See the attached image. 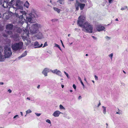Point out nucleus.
<instances>
[{
	"mask_svg": "<svg viewBox=\"0 0 128 128\" xmlns=\"http://www.w3.org/2000/svg\"><path fill=\"white\" fill-rule=\"evenodd\" d=\"M23 5L22 2L20 0H17L16 4L12 6V10H13L15 11L18 10V12L17 13H16V15L19 18L18 23L21 25L23 24L25 21L24 18L26 16L27 21L30 22L32 23L33 22L32 19L38 16L37 12L35 10H32L29 14V16H26V12L25 11L23 10Z\"/></svg>",
	"mask_w": 128,
	"mask_h": 128,
	"instance_id": "f257e3e1",
	"label": "nucleus"
},
{
	"mask_svg": "<svg viewBox=\"0 0 128 128\" xmlns=\"http://www.w3.org/2000/svg\"><path fill=\"white\" fill-rule=\"evenodd\" d=\"M85 20V16H80L77 21L78 24L83 28L82 30L84 32L89 33H92L93 32V26L87 21L85 22L84 24Z\"/></svg>",
	"mask_w": 128,
	"mask_h": 128,
	"instance_id": "f03ea898",
	"label": "nucleus"
},
{
	"mask_svg": "<svg viewBox=\"0 0 128 128\" xmlns=\"http://www.w3.org/2000/svg\"><path fill=\"white\" fill-rule=\"evenodd\" d=\"M42 27V26L40 24L37 23L31 24L30 28V33L34 34L38 32L39 31V28Z\"/></svg>",
	"mask_w": 128,
	"mask_h": 128,
	"instance_id": "7ed1b4c3",
	"label": "nucleus"
},
{
	"mask_svg": "<svg viewBox=\"0 0 128 128\" xmlns=\"http://www.w3.org/2000/svg\"><path fill=\"white\" fill-rule=\"evenodd\" d=\"M29 30H27L26 29L24 30L22 37V39L24 40H26L27 41L28 44H30L31 42L30 39L29 38Z\"/></svg>",
	"mask_w": 128,
	"mask_h": 128,
	"instance_id": "20e7f679",
	"label": "nucleus"
},
{
	"mask_svg": "<svg viewBox=\"0 0 128 128\" xmlns=\"http://www.w3.org/2000/svg\"><path fill=\"white\" fill-rule=\"evenodd\" d=\"M4 56L5 58H9L12 55V52L10 47L6 46L4 48Z\"/></svg>",
	"mask_w": 128,
	"mask_h": 128,
	"instance_id": "39448f33",
	"label": "nucleus"
},
{
	"mask_svg": "<svg viewBox=\"0 0 128 128\" xmlns=\"http://www.w3.org/2000/svg\"><path fill=\"white\" fill-rule=\"evenodd\" d=\"M23 45L22 42H20L18 43L12 44V48L13 50L17 51L21 49Z\"/></svg>",
	"mask_w": 128,
	"mask_h": 128,
	"instance_id": "423d86ee",
	"label": "nucleus"
},
{
	"mask_svg": "<svg viewBox=\"0 0 128 128\" xmlns=\"http://www.w3.org/2000/svg\"><path fill=\"white\" fill-rule=\"evenodd\" d=\"M7 34H3L2 35L5 37H7L8 35H10L11 37H13L14 40L15 41H17L19 39V36L18 34L15 33L14 36L12 35V32L10 30L7 32Z\"/></svg>",
	"mask_w": 128,
	"mask_h": 128,
	"instance_id": "0eeeda50",
	"label": "nucleus"
},
{
	"mask_svg": "<svg viewBox=\"0 0 128 128\" xmlns=\"http://www.w3.org/2000/svg\"><path fill=\"white\" fill-rule=\"evenodd\" d=\"M6 1H4L3 4H2V6L4 8H9V10H12L11 9V6L9 4V2H8L9 1V0H6Z\"/></svg>",
	"mask_w": 128,
	"mask_h": 128,
	"instance_id": "6e6552de",
	"label": "nucleus"
},
{
	"mask_svg": "<svg viewBox=\"0 0 128 128\" xmlns=\"http://www.w3.org/2000/svg\"><path fill=\"white\" fill-rule=\"evenodd\" d=\"M51 72L52 73L56 74L57 75L61 77H63L62 72L60 71L57 69H56L54 70H51Z\"/></svg>",
	"mask_w": 128,
	"mask_h": 128,
	"instance_id": "1a4fd4ad",
	"label": "nucleus"
},
{
	"mask_svg": "<svg viewBox=\"0 0 128 128\" xmlns=\"http://www.w3.org/2000/svg\"><path fill=\"white\" fill-rule=\"evenodd\" d=\"M51 70H50L48 68H46L44 69L42 72V73L45 76H48L47 73L51 72Z\"/></svg>",
	"mask_w": 128,
	"mask_h": 128,
	"instance_id": "9d476101",
	"label": "nucleus"
},
{
	"mask_svg": "<svg viewBox=\"0 0 128 128\" xmlns=\"http://www.w3.org/2000/svg\"><path fill=\"white\" fill-rule=\"evenodd\" d=\"M96 29L98 31L100 32L104 30L105 29V28L101 25H99L96 26Z\"/></svg>",
	"mask_w": 128,
	"mask_h": 128,
	"instance_id": "9b49d317",
	"label": "nucleus"
},
{
	"mask_svg": "<svg viewBox=\"0 0 128 128\" xmlns=\"http://www.w3.org/2000/svg\"><path fill=\"white\" fill-rule=\"evenodd\" d=\"M62 113L59 110H56L54 112L52 115L54 117H58Z\"/></svg>",
	"mask_w": 128,
	"mask_h": 128,
	"instance_id": "f8f14e48",
	"label": "nucleus"
},
{
	"mask_svg": "<svg viewBox=\"0 0 128 128\" xmlns=\"http://www.w3.org/2000/svg\"><path fill=\"white\" fill-rule=\"evenodd\" d=\"M33 44L35 46H36L34 47L35 48H40L42 47L43 45L42 44H41L40 46L38 42L37 41H36L34 42Z\"/></svg>",
	"mask_w": 128,
	"mask_h": 128,
	"instance_id": "ddd939ff",
	"label": "nucleus"
},
{
	"mask_svg": "<svg viewBox=\"0 0 128 128\" xmlns=\"http://www.w3.org/2000/svg\"><path fill=\"white\" fill-rule=\"evenodd\" d=\"M36 37L38 39H41L43 38V35L42 32H39L37 34Z\"/></svg>",
	"mask_w": 128,
	"mask_h": 128,
	"instance_id": "4468645a",
	"label": "nucleus"
},
{
	"mask_svg": "<svg viewBox=\"0 0 128 128\" xmlns=\"http://www.w3.org/2000/svg\"><path fill=\"white\" fill-rule=\"evenodd\" d=\"M13 28V25L11 24H8L6 25V28L7 30H12Z\"/></svg>",
	"mask_w": 128,
	"mask_h": 128,
	"instance_id": "2eb2a0df",
	"label": "nucleus"
},
{
	"mask_svg": "<svg viewBox=\"0 0 128 128\" xmlns=\"http://www.w3.org/2000/svg\"><path fill=\"white\" fill-rule=\"evenodd\" d=\"M27 52L26 51H25L20 56L18 57L19 60L26 55Z\"/></svg>",
	"mask_w": 128,
	"mask_h": 128,
	"instance_id": "dca6fc26",
	"label": "nucleus"
},
{
	"mask_svg": "<svg viewBox=\"0 0 128 128\" xmlns=\"http://www.w3.org/2000/svg\"><path fill=\"white\" fill-rule=\"evenodd\" d=\"M80 6V3L78 1H76V4H75V6L76 10H78L79 7Z\"/></svg>",
	"mask_w": 128,
	"mask_h": 128,
	"instance_id": "f3484780",
	"label": "nucleus"
},
{
	"mask_svg": "<svg viewBox=\"0 0 128 128\" xmlns=\"http://www.w3.org/2000/svg\"><path fill=\"white\" fill-rule=\"evenodd\" d=\"M15 0H11V1L9 2V4L10 5V6H11V9H12V6H13L14 4V2H15Z\"/></svg>",
	"mask_w": 128,
	"mask_h": 128,
	"instance_id": "a211bd4d",
	"label": "nucleus"
},
{
	"mask_svg": "<svg viewBox=\"0 0 128 128\" xmlns=\"http://www.w3.org/2000/svg\"><path fill=\"white\" fill-rule=\"evenodd\" d=\"M5 58L2 54L0 55V62H2L4 60Z\"/></svg>",
	"mask_w": 128,
	"mask_h": 128,
	"instance_id": "6ab92c4d",
	"label": "nucleus"
},
{
	"mask_svg": "<svg viewBox=\"0 0 128 128\" xmlns=\"http://www.w3.org/2000/svg\"><path fill=\"white\" fill-rule=\"evenodd\" d=\"M85 6V4H81L80 3V7L81 10L83 9Z\"/></svg>",
	"mask_w": 128,
	"mask_h": 128,
	"instance_id": "aec40b11",
	"label": "nucleus"
},
{
	"mask_svg": "<svg viewBox=\"0 0 128 128\" xmlns=\"http://www.w3.org/2000/svg\"><path fill=\"white\" fill-rule=\"evenodd\" d=\"M53 8L55 11H56L58 13H60V11L61 10L60 9L54 7Z\"/></svg>",
	"mask_w": 128,
	"mask_h": 128,
	"instance_id": "412c9836",
	"label": "nucleus"
},
{
	"mask_svg": "<svg viewBox=\"0 0 128 128\" xmlns=\"http://www.w3.org/2000/svg\"><path fill=\"white\" fill-rule=\"evenodd\" d=\"M102 110H103V113L105 114H106V107L104 106H102Z\"/></svg>",
	"mask_w": 128,
	"mask_h": 128,
	"instance_id": "4be33fe9",
	"label": "nucleus"
},
{
	"mask_svg": "<svg viewBox=\"0 0 128 128\" xmlns=\"http://www.w3.org/2000/svg\"><path fill=\"white\" fill-rule=\"evenodd\" d=\"M29 3L27 1H26L24 5L25 6H26L27 8H28L29 6Z\"/></svg>",
	"mask_w": 128,
	"mask_h": 128,
	"instance_id": "5701e85b",
	"label": "nucleus"
},
{
	"mask_svg": "<svg viewBox=\"0 0 128 128\" xmlns=\"http://www.w3.org/2000/svg\"><path fill=\"white\" fill-rule=\"evenodd\" d=\"M64 0H58L57 1L58 2H59L61 4H64Z\"/></svg>",
	"mask_w": 128,
	"mask_h": 128,
	"instance_id": "b1692460",
	"label": "nucleus"
},
{
	"mask_svg": "<svg viewBox=\"0 0 128 128\" xmlns=\"http://www.w3.org/2000/svg\"><path fill=\"white\" fill-rule=\"evenodd\" d=\"M59 108L60 110H65V108L62 105L60 104L59 106Z\"/></svg>",
	"mask_w": 128,
	"mask_h": 128,
	"instance_id": "393cba45",
	"label": "nucleus"
},
{
	"mask_svg": "<svg viewBox=\"0 0 128 128\" xmlns=\"http://www.w3.org/2000/svg\"><path fill=\"white\" fill-rule=\"evenodd\" d=\"M32 112V111L30 109H28L26 112V114L30 113Z\"/></svg>",
	"mask_w": 128,
	"mask_h": 128,
	"instance_id": "a878e982",
	"label": "nucleus"
},
{
	"mask_svg": "<svg viewBox=\"0 0 128 128\" xmlns=\"http://www.w3.org/2000/svg\"><path fill=\"white\" fill-rule=\"evenodd\" d=\"M3 52V49L2 47L0 46V55L2 54Z\"/></svg>",
	"mask_w": 128,
	"mask_h": 128,
	"instance_id": "bb28decb",
	"label": "nucleus"
},
{
	"mask_svg": "<svg viewBox=\"0 0 128 128\" xmlns=\"http://www.w3.org/2000/svg\"><path fill=\"white\" fill-rule=\"evenodd\" d=\"M64 74H65L66 76H67V78H69V75H68V74L66 72L64 71Z\"/></svg>",
	"mask_w": 128,
	"mask_h": 128,
	"instance_id": "cd10ccee",
	"label": "nucleus"
},
{
	"mask_svg": "<svg viewBox=\"0 0 128 128\" xmlns=\"http://www.w3.org/2000/svg\"><path fill=\"white\" fill-rule=\"evenodd\" d=\"M127 8V6H124L123 8H121V10H124L125 9Z\"/></svg>",
	"mask_w": 128,
	"mask_h": 128,
	"instance_id": "c85d7f7f",
	"label": "nucleus"
},
{
	"mask_svg": "<svg viewBox=\"0 0 128 128\" xmlns=\"http://www.w3.org/2000/svg\"><path fill=\"white\" fill-rule=\"evenodd\" d=\"M46 122L48 123L51 124V122L50 120L49 119H47L46 120Z\"/></svg>",
	"mask_w": 128,
	"mask_h": 128,
	"instance_id": "c756f323",
	"label": "nucleus"
},
{
	"mask_svg": "<svg viewBox=\"0 0 128 128\" xmlns=\"http://www.w3.org/2000/svg\"><path fill=\"white\" fill-rule=\"evenodd\" d=\"M105 38L107 40H109L110 39V37H109L108 36H106L105 37Z\"/></svg>",
	"mask_w": 128,
	"mask_h": 128,
	"instance_id": "7c9ffc66",
	"label": "nucleus"
},
{
	"mask_svg": "<svg viewBox=\"0 0 128 128\" xmlns=\"http://www.w3.org/2000/svg\"><path fill=\"white\" fill-rule=\"evenodd\" d=\"M19 118V116L18 115H16L14 116V119H16V118Z\"/></svg>",
	"mask_w": 128,
	"mask_h": 128,
	"instance_id": "2f4dec72",
	"label": "nucleus"
},
{
	"mask_svg": "<svg viewBox=\"0 0 128 128\" xmlns=\"http://www.w3.org/2000/svg\"><path fill=\"white\" fill-rule=\"evenodd\" d=\"M16 30H18L17 31H16V32H18V33H20V28H16Z\"/></svg>",
	"mask_w": 128,
	"mask_h": 128,
	"instance_id": "473e14b6",
	"label": "nucleus"
},
{
	"mask_svg": "<svg viewBox=\"0 0 128 128\" xmlns=\"http://www.w3.org/2000/svg\"><path fill=\"white\" fill-rule=\"evenodd\" d=\"M116 114H122V112L120 110H119L118 112H116Z\"/></svg>",
	"mask_w": 128,
	"mask_h": 128,
	"instance_id": "72a5a7b5",
	"label": "nucleus"
},
{
	"mask_svg": "<svg viewBox=\"0 0 128 128\" xmlns=\"http://www.w3.org/2000/svg\"><path fill=\"white\" fill-rule=\"evenodd\" d=\"M113 56V54L112 53L111 54H110L108 55V56L111 58V59H112V57Z\"/></svg>",
	"mask_w": 128,
	"mask_h": 128,
	"instance_id": "f704fd0d",
	"label": "nucleus"
},
{
	"mask_svg": "<svg viewBox=\"0 0 128 128\" xmlns=\"http://www.w3.org/2000/svg\"><path fill=\"white\" fill-rule=\"evenodd\" d=\"M35 114L38 116H40L41 114L38 113H35Z\"/></svg>",
	"mask_w": 128,
	"mask_h": 128,
	"instance_id": "c9c22d12",
	"label": "nucleus"
},
{
	"mask_svg": "<svg viewBox=\"0 0 128 128\" xmlns=\"http://www.w3.org/2000/svg\"><path fill=\"white\" fill-rule=\"evenodd\" d=\"M48 46V44L47 43V42H46L44 43V46H43V48L44 47L46 46Z\"/></svg>",
	"mask_w": 128,
	"mask_h": 128,
	"instance_id": "e433bc0d",
	"label": "nucleus"
},
{
	"mask_svg": "<svg viewBox=\"0 0 128 128\" xmlns=\"http://www.w3.org/2000/svg\"><path fill=\"white\" fill-rule=\"evenodd\" d=\"M3 26L0 27V31H2L4 29Z\"/></svg>",
	"mask_w": 128,
	"mask_h": 128,
	"instance_id": "4c0bfd02",
	"label": "nucleus"
},
{
	"mask_svg": "<svg viewBox=\"0 0 128 128\" xmlns=\"http://www.w3.org/2000/svg\"><path fill=\"white\" fill-rule=\"evenodd\" d=\"M80 2H82L86 3V0H80Z\"/></svg>",
	"mask_w": 128,
	"mask_h": 128,
	"instance_id": "58836bf2",
	"label": "nucleus"
},
{
	"mask_svg": "<svg viewBox=\"0 0 128 128\" xmlns=\"http://www.w3.org/2000/svg\"><path fill=\"white\" fill-rule=\"evenodd\" d=\"M55 47H58V48L59 46L58 44L55 43Z\"/></svg>",
	"mask_w": 128,
	"mask_h": 128,
	"instance_id": "ea45409f",
	"label": "nucleus"
},
{
	"mask_svg": "<svg viewBox=\"0 0 128 128\" xmlns=\"http://www.w3.org/2000/svg\"><path fill=\"white\" fill-rule=\"evenodd\" d=\"M94 78H95L96 80H98V77L96 76V75H95L94 76Z\"/></svg>",
	"mask_w": 128,
	"mask_h": 128,
	"instance_id": "a19ab883",
	"label": "nucleus"
},
{
	"mask_svg": "<svg viewBox=\"0 0 128 128\" xmlns=\"http://www.w3.org/2000/svg\"><path fill=\"white\" fill-rule=\"evenodd\" d=\"M8 92L9 93H10L12 92V90L10 89H9L8 90Z\"/></svg>",
	"mask_w": 128,
	"mask_h": 128,
	"instance_id": "79ce46f5",
	"label": "nucleus"
},
{
	"mask_svg": "<svg viewBox=\"0 0 128 128\" xmlns=\"http://www.w3.org/2000/svg\"><path fill=\"white\" fill-rule=\"evenodd\" d=\"M73 87L76 90V86H75V85L74 84L73 85Z\"/></svg>",
	"mask_w": 128,
	"mask_h": 128,
	"instance_id": "37998d69",
	"label": "nucleus"
},
{
	"mask_svg": "<svg viewBox=\"0 0 128 128\" xmlns=\"http://www.w3.org/2000/svg\"><path fill=\"white\" fill-rule=\"evenodd\" d=\"M60 41L61 42V43H62V46H63L64 48V44H63V42H62V40H60Z\"/></svg>",
	"mask_w": 128,
	"mask_h": 128,
	"instance_id": "c03bdc74",
	"label": "nucleus"
},
{
	"mask_svg": "<svg viewBox=\"0 0 128 128\" xmlns=\"http://www.w3.org/2000/svg\"><path fill=\"white\" fill-rule=\"evenodd\" d=\"M108 0V2L110 4H111V3H112V0Z\"/></svg>",
	"mask_w": 128,
	"mask_h": 128,
	"instance_id": "a18cd8bd",
	"label": "nucleus"
},
{
	"mask_svg": "<svg viewBox=\"0 0 128 128\" xmlns=\"http://www.w3.org/2000/svg\"><path fill=\"white\" fill-rule=\"evenodd\" d=\"M92 37L93 38L94 40H96L97 39V38H96L94 36H92Z\"/></svg>",
	"mask_w": 128,
	"mask_h": 128,
	"instance_id": "49530a36",
	"label": "nucleus"
},
{
	"mask_svg": "<svg viewBox=\"0 0 128 128\" xmlns=\"http://www.w3.org/2000/svg\"><path fill=\"white\" fill-rule=\"evenodd\" d=\"M2 0H0V5H2Z\"/></svg>",
	"mask_w": 128,
	"mask_h": 128,
	"instance_id": "de8ad7c7",
	"label": "nucleus"
},
{
	"mask_svg": "<svg viewBox=\"0 0 128 128\" xmlns=\"http://www.w3.org/2000/svg\"><path fill=\"white\" fill-rule=\"evenodd\" d=\"M9 18V16H8L6 15V18L7 19H8Z\"/></svg>",
	"mask_w": 128,
	"mask_h": 128,
	"instance_id": "09e8293b",
	"label": "nucleus"
},
{
	"mask_svg": "<svg viewBox=\"0 0 128 128\" xmlns=\"http://www.w3.org/2000/svg\"><path fill=\"white\" fill-rule=\"evenodd\" d=\"M81 98H82L81 96H79V97H78V99L79 100H80V99H81Z\"/></svg>",
	"mask_w": 128,
	"mask_h": 128,
	"instance_id": "8fccbe9b",
	"label": "nucleus"
},
{
	"mask_svg": "<svg viewBox=\"0 0 128 128\" xmlns=\"http://www.w3.org/2000/svg\"><path fill=\"white\" fill-rule=\"evenodd\" d=\"M78 79L79 81L81 80V78L79 76L78 77Z\"/></svg>",
	"mask_w": 128,
	"mask_h": 128,
	"instance_id": "3c124183",
	"label": "nucleus"
},
{
	"mask_svg": "<svg viewBox=\"0 0 128 128\" xmlns=\"http://www.w3.org/2000/svg\"><path fill=\"white\" fill-rule=\"evenodd\" d=\"M81 83L82 84V86H84V85L83 82H81Z\"/></svg>",
	"mask_w": 128,
	"mask_h": 128,
	"instance_id": "603ef678",
	"label": "nucleus"
},
{
	"mask_svg": "<svg viewBox=\"0 0 128 128\" xmlns=\"http://www.w3.org/2000/svg\"><path fill=\"white\" fill-rule=\"evenodd\" d=\"M4 84V83L3 82H0V84L3 85Z\"/></svg>",
	"mask_w": 128,
	"mask_h": 128,
	"instance_id": "864d4df0",
	"label": "nucleus"
},
{
	"mask_svg": "<svg viewBox=\"0 0 128 128\" xmlns=\"http://www.w3.org/2000/svg\"><path fill=\"white\" fill-rule=\"evenodd\" d=\"M26 99L27 100H30V98L29 97H27V98H26Z\"/></svg>",
	"mask_w": 128,
	"mask_h": 128,
	"instance_id": "5fc2aeb1",
	"label": "nucleus"
},
{
	"mask_svg": "<svg viewBox=\"0 0 128 128\" xmlns=\"http://www.w3.org/2000/svg\"><path fill=\"white\" fill-rule=\"evenodd\" d=\"M40 85H38L37 87V88H40Z\"/></svg>",
	"mask_w": 128,
	"mask_h": 128,
	"instance_id": "6e6d98bb",
	"label": "nucleus"
},
{
	"mask_svg": "<svg viewBox=\"0 0 128 128\" xmlns=\"http://www.w3.org/2000/svg\"><path fill=\"white\" fill-rule=\"evenodd\" d=\"M100 105V102L99 103V104L98 105V107Z\"/></svg>",
	"mask_w": 128,
	"mask_h": 128,
	"instance_id": "4d7b16f0",
	"label": "nucleus"
},
{
	"mask_svg": "<svg viewBox=\"0 0 128 128\" xmlns=\"http://www.w3.org/2000/svg\"><path fill=\"white\" fill-rule=\"evenodd\" d=\"M20 114H21V116H23V114L22 112H20Z\"/></svg>",
	"mask_w": 128,
	"mask_h": 128,
	"instance_id": "13d9d810",
	"label": "nucleus"
},
{
	"mask_svg": "<svg viewBox=\"0 0 128 128\" xmlns=\"http://www.w3.org/2000/svg\"><path fill=\"white\" fill-rule=\"evenodd\" d=\"M84 80L85 81H86V82H87V81L86 80V78H84Z\"/></svg>",
	"mask_w": 128,
	"mask_h": 128,
	"instance_id": "bf43d9fd",
	"label": "nucleus"
},
{
	"mask_svg": "<svg viewBox=\"0 0 128 128\" xmlns=\"http://www.w3.org/2000/svg\"><path fill=\"white\" fill-rule=\"evenodd\" d=\"M62 87V88H63L64 87V86L63 85H61Z\"/></svg>",
	"mask_w": 128,
	"mask_h": 128,
	"instance_id": "052dcab7",
	"label": "nucleus"
},
{
	"mask_svg": "<svg viewBox=\"0 0 128 128\" xmlns=\"http://www.w3.org/2000/svg\"><path fill=\"white\" fill-rule=\"evenodd\" d=\"M52 22H54L55 21V20L53 19V20H52Z\"/></svg>",
	"mask_w": 128,
	"mask_h": 128,
	"instance_id": "680f3d73",
	"label": "nucleus"
},
{
	"mask_svg": "<svg viewBox=\"0 0 128 128\" xmlns=\"http://www.w3.org/2000/svg\"><path fill=\"white\" fill-rule=\"evenodd\" d=\"M58 48L60 49V50H62V49H61V48H60V46H59V47Z\"/></svg>",
	"mask_w": 128,
	"mask_h": 128,
	"instance_id": "e2e57ef3",
	"label": "nucleus"
},
{
	"mask_svg": "<svg viewBox=\"0 0 128 128\" xmlns=\"http://www.w3.org/2000/svg\"><path fill=\"white\" fill-rule=\"evenodd\" d=\"M115 20L116 21H118V19L117 18H116V19Z\"/></svg>",
	"mask_w": 128,
	"mask_h": 128,
	"instance_id": "0e129e2a",
	"label": "nucleus"
},
{
	"mask_svg": "<svg viewBox=\"0 0 128 128\" xmlns=\"http://www.w3.org/2000/svg\"><path fill=\"white\" fill-rule=\"evenodd\" d=\"M106 125L107 126H106V128H107V126H108V124L107 123H106Z\"/></svg>",
	"mask_w": 128,
	"mask_h": 128,
	"instance_id": "69168bd1",
	"label": "nucleus"
},
{
	"mask_svg": "<svg viewBox=\"0 0 128 128\" xmlns=\"http://www.w3.org/2000/svg\"><path fill=\"white\" fill-rule=\"evenodd\" d=\"M123 72L125 74H126V72H125V71H124V70H123Z\"/></svg>",
	"mask_w": 128,
	"mask_h": 128,
	"instance_id": "338daca9",
	"label": "nucleus"
},
{
	"mask_svg": "<svg viewBox=\"0 0 128 128\" xmlns=\"http://www.w3.org/2000/svg\"><path fill=\"white\" fill-rule=\"evenodd\" d=\"M70 91L71 92H72V90H70Z\"/></svg>",
	"mask_w": 128,
	"mask_h": 128,
	"instance_id": "774afa93",
	"label": "nucleus"
}]
</instances>
